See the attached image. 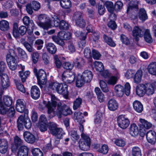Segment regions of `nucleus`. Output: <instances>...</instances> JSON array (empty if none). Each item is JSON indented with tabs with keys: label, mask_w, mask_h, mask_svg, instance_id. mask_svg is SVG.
Here are the masks:
<instances>
[{
	"label": "nucleus",
	"mask_w": 156,
	"mask_h": 156,
	"mask_svg": "<svg viewBox=\"0 0 156 156\" xmlns=\"http://www.w3.org/2000/svg\"><path fill=\"white\" fill-rule=\"evenodd\" d=\"M9 54H7L6 56V61L8 65L9 69L12 70H15L17 66V62L14 57L16 55L14 50L10 49L9 50Z\"/></svg>",
	"instance_id": "nucleus-6"
},
{
	"label": "nucleus",
	"mask_w": 156,
	"mask_h": 156,
	"mask_svg": "<svg viewBox=\"0 0 156 156\" xmlns=\"http://www.w3.org/2000/svg\"><path fill=\"white\" fill-rule=\"evenodd\" d=\"M54 60L57 68H60L62 66V63L57 55H55L54 56Z\"/></svg>",
	"instance_id": "nucleus-59"
},
{
	"label": "nucleus",
	"mask_w": 156,
	"mask_h": 156,
	"mask_svg": "<svg viewBox=\"0 0 156 156\" xmlns=\"http://www.w3.org/2000/svg\"><path fill=\"white\" fill-rule=\"evenodd\" d=\"M125 88L124 89V91L126 95L129 96L130 93L131 87L129 83L128 82H126L125 84Z\"/></svg>",
	"instance_id": "nucleus-63"
},
{
	"label": "nucleus",
	"mask_w": 156,
	"mask_h": 156,
	"mask_svg": "<svg viewBox=\"0 0 156 156\" xmlns=\"http://www.w3.org/2000/svg\"><path fill=\"white\" fill-rule=\"evenodd\" d=\"M112 72L114 75L109 77L107 82L108 84L114 85L116 83L120 78V75L118 71L115 68L112 69Z\"/></svg>",
	"instance_id": "nucleus-13"
},
{
	"label": "nucleus",
	"mask_w": 156,
	"mask_h": 156,
	"mask_svg": "<svg viewBox=\"0 0 156 156\" xmlns=\"http://www.w3.org/2000/svg\"><path fill=\"white\" fill-rule=\"evenodd\" d=\"M139 122L140 123L141 127L144 129H148L152 126V124L144 119H140Z\"/></svg>",
	"instance_id": "nucleus-28"
},
{
	"label": "nucleus",
	"mask_w": 156,
	"mask_h": 156,
	"mask_svg": "<svg viewBox=\"0 0 156 156\" xmlns=\"http://www.w3.org/2000/svg\"><path fill=\"white\" fill-rule=\"evenodd\" d=\"M119 104L117 101L114 99L109 100L108 103V109L110 111H114L117 109Z\"/></svg>",
	"instance_id": "nucleus-24"
},
{
	"label": "nucleus",
	"mask_w": 156,
	"mask_h": 156,
	"mask_svg": "<svg viewBox=\"0 0 156 156\" xmlns=\"http://www.w3.org/2000/svg\"><path fill=\"white\" fill-rule=\"evenodd\" d=\"M50 123L52 122H50L48 124L47 123H39V127L40 131L41 132H44L47 130L48 126L49 127Z\"/></svg>",
	"instance_id": "nucleus-56"
},
{
	"label": "nucleus",
	"mask_w": 156,
	"mask_h": 156,
	"mask_svg": "<svg viewBox=\"0 0 156 156\" xmlns=\"http://www.w3.org/2000/svg\"><path fill=\"white\" fill-rule=\"evenodd\" d=\"M60 5L61 7L64 9H69L72 6L71 2L70 0H61Z\"/></svg>",
	"instance_id": "nucleus-31"
},
{
	"label": "nucleus",
	"mask_w": 156,
	"mask_h": 156,
	"mask_svg": "<svg viewBox=\"0 0 156 156\" xmlns=\"http://www.w3.org/2000/svg\"><path fill=\"white\" fill-rule=\"evenodd\" d=\"M51 102L48 100L43 101V104L48 109V113L50 117L52 118L55 115L60 118L61 115L66 116L72 113L70 108L66 105L61 106V103H58L59 100L55 95H51Z\"/></svg>",
	"instance_id": "nucleus-1"
},
{
	"label": "nucleus",
	"mask_w": 156,
	"mask_h": 156,
	"mask_svg": "<svg viewBox=\"0 0 156 156\" xmlns=\"http://www.w3.org/2000/svg\"><path fill=\"white\" fill-rule=\"evenodd\" d=\"M75 34L76 36L80 37L81 40L79 42L78 45L80 48H82L86 44L85 40L86 38L87 34L83 33L78 31H76Z\"/></svg>",
	"instance_id": "nucleus-15"
},
{
	"label": "nucleus",
	"mask_w": 156,
	"mask_h": 156,
	"mask_svg": "<svg viewBox=\"0 0 156 156\" xmlns=\"http://www.w3.org/2000/svg\"><path fill=\"white\" fill-rule=\"evenodd\" d=\"M135 73V71L133 70H128L125 74V76L127 79L132 78Z\"/></svg>",
	"instance_id": "nucleus-61"
},
{
	"label": "nucleus",
	"mask_w": 156,
	"mask_h": 156,
	"mask_svg": "<svg viewBox=\"0 0 156 156\" xmlns=\"http://www.w3.org/2000/svg\"><path fill=\"white\" fill-rule=\"evenodd\" d=\"M73 63L76 67L80 68L82 66L84 63L83 59L80 57H77L74 59Z\"/></svg>",
	"instance_id": "nucleus-34"
},
{
	"label": "nucleus",
	"mask_w": 156,
	"mask_h": 156,
	"mask_svg": "<svg viewBox=\"0 0 156 156\" xmlns=\"http://www.w3.org/2000/svg\"><path fill=\"white\" fill-rule=\"evenodd\" d=\"M146 137L147 141L152 144H154L156 141V133L152 130L148 132L146 134Z\"/></svg>",
	"instance_id": "nucleus-17"
},
{
	"label": "nucleus",
	"mask_w": 156,
	"mask_h": 156,
	"mask_svg": "<svg viewBox=\"0 0 156 156\" xmlns=\"http://www.w3.org/2000/svg\"><path fill=\"white\" fill-rule=\"evenodd\" d=\"M100 87L103 92H107L109 91V89L106 83L103 80H100L99 81Z\"/></svg>",
	"instance_id": "nucleus-47"
},
{
	"label": "nucleus",
	"mask_w": 156,
	"mask_h": 156,
	"mask_svg": "<svg viewBox=\"0 0 156 156\" xmlns=\"http://www.w3.org/2000/svg\"><path fill=\"white\" fill-rule=\"evenodd\" d=\"M9 28V23L5 20H2L0 21V29L2 31H6Z\"/></svg>",
	"instance_id": "nucleus-41"
},
{
	"label": "nucleus",
	"mask_w": 156,
	"mask_h": 156,
	"mask_svg": "<svg viewBox=\"0 0 156 156\" xmlns=\"http://www.w3.org/2000/svg\"><path fill=\"white\" fill-rule=\"evenodd\" d=\"M83 118L82 113L80 112H76L74 114L73 118L74 119L77 120V122L80 123H83L85 122L83 119H82Z\"/></svg>",
	"instance_id": "nucleus-36"
},
{
	"label": "nucleus",
	"mask_w": 156,
	"mask_h": 156,
	"mask_svg": "<svg viewBox=\"0 0 156 156\" xmlns=\"http://www.w3.org/2000/svg\"><path fill=\"white\" fill-rule=\"evenodd\" d=\"M104 5L108 10H113L114 8L113 3L111 1H107Z\"/></svg>",
	"instance_id": "nucleus-62"
},
{
	"label": "nucleus",
	"mask_w": 156,
	"mask_h": 156,
	"mask_svg": "<svg viewBox=\"0 0 156 156\" xmlns=\"http://www.w3.org/2000/svg\"><path fill=\"white\" fill-rule=\"evenodd\" d=\"M1 79L0 85L3 89L7 88L10 85L9 77L5 74H2L1 76Z\"/></svg>",
	"instance_id": "nucleus-16"
},
{
	"label": "nucleus",
	"mask_w": 156,
	"mask_h": 156,
	"mask_svg": "<svg viewBox=\"0 0 156 156\" xmlns=\"http://www.w3.org/2000/svg\"><path fill=\"white\" fill-rule=\"evenodd\" d=\"M102 119V114L100 112L98 111L94 115V122L97 125H99L101 123Z\"/></svg>",
	"instance_id": "nucleus-33"
},
{
	"label": "nucleus",
	"mask_w": 156,
	"mask_h": 156,
	"mask_svg": "<svg viewBox=\"0 0 156 156\" xmlns=\"http://www.w3.org/2000/svg\"><path fill=\"white\" fill-rule=\"evenodd\" d=\"M30 93L31 97L34 99H37L40 96V91L37 87L34 86L31 88Z\"/></svg>",
	"instance_id": "nucleus-21"
},
{
	"label": "nucleus",
	"mask_w": 156,
	"mask_h": 156,
	"mask_svg": "<svg viewBox=\"0 0 156 156\" xmlns=\"http://www.w3.org/2000/svg\"><path fill=\"white\" fill-rule=\"evenodd\" d=\"M69 133L73 140H77L80 138V136L77 134L76 131L74 130H72Z\"/></svg>",
	"instance_id": "nucleus-57"
},
{
	"label": "nucleus",
	"mask_w": 156,
	"mask_h": 156,
	"mask_svg": "<svg viewBox=\"0 0 156 156\" xmlns=\"http://www.w3.org/2000/svg\"><path fill=\"white\" fill-rule=\"evenodd\" d=\"M1 96L0 95V114H6L9 117H13L15 112L14 107L9 106L11 105L12 100L10 97L5 96L3 97L2 101H1Z\"/></svg>",
	"instance_id": "nucleus-2"
},
{
	"label": "nucleus",
	"mask_w": 156,
	"mask_h": 156,
	"mask_svg": "<svg viewBox=\"0 0 156 156\" xmlns=\"http://www.w3.org/2000/svg\"><path fill=\"white\" fill-rule=\"evenodd\" d=\"M0 153L3 154H6L7 156H10L11 154H9L8 146L0 147Z\"/></svg>",
	"instance_id": "nucleus-52"
},
{
	"label": "nucleus",
	"mask_w": 156,
	"mask_h": 156,
	"mask_svg": "<svg viewBox=\"0 0 156 156\" xmlns=\"http://www.w3.org/2000/svg\"><path fill=\"white\" fill-rule=\"evenodd\" d=\"M131 153L132 156H141L140 149L138 147H133L132 149Z\"/></svg>",
	"instance_id": "nucleus-44"
},
{
	"label": "nucleus",
	"mask_w": 156,
	"mask_h": 156,
	"mask_svg": "<svg viewBox=\"0 0 156 156\" xmlns=\"http://www.w3.org/2000/svg\"><path fill=\"white\" fill-rule=\"evenodd\" d=\"M138 17L140 20L144 22L148 19V16L145 10H139Z\"/></svg>",
	"instance_id": "nucleus-43"
},
{
	"label": "nucleus",
	"mask_w": 156,
	"mask_h": 156,
	"mask_svg": "<svg viewBox=\"0 0 156 156\" xmlns=\"http://www.w3.org/2000/svg\"><path fill=\"white\" fill-rule=\"evenodd\" d=\"M82 139L79 142V147L80 150L85 151L90 149V140L89 136L86 134H81Z\"/></svg>",
	"instance_id": "nucleus-5"
},
{
	"label": "nucleus",
	"mask_w": 156,
	"mask_h": 156,
	"mask_svg": "<svg viewBox=\"0 0 156 156\" xmlns=\"http://www.w3.org/2000/svg\"><path fill=\"white\" fill-rule=\"evenodd\" d=\"M117 122L118 126L122 129H125L127 128L130 124L129 119L125 116L121 115L117 118Z\"/></svg>",
	"instance_id": "nucleus-10"
},
{
	"label": "nucleus",
	"mask_w": 156,
	"mask_h": 156,
	"mask_svg": "<svg viewBox=\"0 0 156 156\" xmlns=\"http://www.w3.org/2000/svg\"><path fill=\"white\" fill-rule=\"evenodd\" d=\"M134 109L139 113L141 112L143 110V106L142 104L138 101H135L133 103Z\"/></svg>",
	"instance_id": "nucleus-29"
},
{
	"label": "nucleus",
	"mask_w": 156,
	"mask_h": 156,
	"mask_svg": "<svg viewBox=\"0 0 156 156\" xmlns=\"http://www.w3.org/2000/svg\"><path fill=\"white\" fill-rule=\"evenodd\" d=\"M23 123L26 129H29L32 126L31 122L30 119L28 117H27L25 118H24Z\"/></svg>",
	"instance_id": "nucleus-51"
},
{
	"label": "nucleus",
	"mask_w": 156,
	"mask_h": 156,
	"mask_svg": "<svg viewBox=\"0 0 156 156\" xmlns=\"http://www.w3.org/2000/svg\"><path fill=\"white\" fill-rule=\"evenodd\" d=\"M30 71H26L24 73L21 71L19 72V76L23 82H25L26 79L30 75Z\"/></svg>",
	"instance_id": "nucleus-46"
},
{
	"label": "nucleus",
	"mask_w": 156,
	"mask_h": 156,
	"mask_svg": "<svg viewBox=\"0 0 156 156\" xmlns=\"http://www.w3.org/2000/svg\"><path fill=\"white\" fill-rule=\"evenodd\" d=\"M39 54L37 51L34 52L31 55L33 61L34 63H36L37 62L39 58Z\"/></svg>",
	"instance_id": "nucleus-64"
},
{
	"label": "nucleus",
	"mask_w": 156,
	"mask_h": 156,
	"mask_svg": "<svg viewBox=\"0 0 156 156\" xmlns=\"http://www.w3.org/2000/svg\"><path fill=\"white\" fill-rule=\"evenodd\" d=\"M130 134L132 136L135 137L138 133V129L137 126L135 123L131 124L129 128Z\"/></svg>",
	"instance_id": "nucleus-27"
},
{
	"label": "nucleus",
	"mask_w": 156,
	"mask_h": 156,
	"mask_svg": "<svg viewBox=\"0 0 156 156\" xmlns=\"http://www.w3.org/2000/svg\"><path fill=\"white\" fill-rule=\"evenodd\" d=\"M148 71L150 74L155 75L156 74V62L151 63L148 67Z\"/></svg>",
	"instance_id": "nucleus-37"
},
{
	"label": "nucleus",
	"mask_w": 156,
	"mask_h": 156,
	"mask_svg": "<svg viewBox=\"0 0 156 156\" xmlns=\"http://www.w3.org/2000/svg\"><path fill=\"white\" fill-rule=\"evenodd\" d=\"M29 149L25 146H22L17 152L16 156H28Z\"/></svg>",
	"instance_id": "nucleus-25"
},
{
	"label": "nucleus",
	"mask_w": 156,
	"mask_h": 156,
	"mask_svg": "<svg viewBox=\"0 0 156 156\" xmlns=\"http://www.w3.org/2000/svg\"><path fill=\"white\" fill-rule=\"evenodd\" d=\"M114 90L116 95L118 97H122L124 95V87L120 84L115 85L114 87Z\"/></svg>",
	"instance_id": "nucleus-23"
},
{
	"label": "nucleus",
	"mask_w": 156,
	"mask_h": 156,
	"mask_svg": "<svg viewBox=\"0 0 156 156\" xmlns=\"http://www.w3.org/2000/svg\"><path fill=\"white\" fill-rule=\"evenodd\" d=\"M92 57L93 58L95 59H99L101 56V55L100 52L95 49H92Z\"/></svg>",
	"instance_id": "nucleus-60"
},
{
	"label": "nucleus",
	"mask_w": 156,
	"mask_h": 156,
	"mask_svg": "<svg viewBox=\"0 0 156 156\" xmlns=\"http://www.w3.org/2000/svg\"><path fill=\"white\" fill-rule=\"evenodd\" d=\"M84 56L87 58L89 59L91 61L92 60L91 51L90 48H85L83 52Z\"/></svg>",
	"instance_id": "nucleus-50"
},
{
	"label": "nucleus",
	"mask_w": 156,
	"mask_h": 156,
	"mask_svg": "<svg viewBox=\"0 0 156 156\" xmlns=\"http://www.w3.org/2000/svg\"><path fill=\"white\" fill-rule=\"evenodd\" d=\"M16 49L18 51L19 56L24 60L27 59V55L25 51L20 47L17 48Z\"/></svg>",
	"instance_id": "nucleus-45"
},
{
	"label": "nucleus",
	"mask_w": 156,
	"mask_h": 156,
	"mask_svg": "<svg viewBox=\"0 0 156 156\" xmlns=\"http://www.w3.org/2000/svg\"><path fill=\"white\" fill-rule=\"evenodd\" d=\"M38 18L40 22H37V24L39 27L44 30H47L50 28L51 20L46 15H40Z\"/></svg>",
	"instance_id": "nucleus-8"
},
{
	"label": "nucleus",
	"mask_w": 156,
	"mask_h": 156,
	"mask_svg": "<svg viewBox=\"0 0 156 156\" xmlns=\"http://www.w3.org/2000/svg\"><path fill=\"white\" fill-rule=\"evenodd\" d=\"M46 48L48 51L51 54L55 53L57 50L56 46L52 43H48L46 45Z\"/></svg>",
	"instance_id": "nucleus-39"
},
{
	"label": "nucleus",
	"mask_w": 156,
	"mask_h": 156,
	"mask_svg": "<svg viewBox=\"0 0 156 156\" xmlns=\"http://www.w3.org/2000/svg\"><path fill=\"white\" fill-rule=\"evenodd\" d=\"M144 84L141 83L137 85L136 88V94L140 97H143L145 94Z\"/></svg>",
	"instance_id": "nucleus-26"
},
{
	"label": "nucleus",
	"mask_w": 156,
	"mask_h": 156,
	"mask_svg": "<svg viewBox=\"0 0 156 156\" xmlns=\"http://www.w3.org/2000/svg\"><path fill=\"white\" fill-rule=\"evenodd\" d=\"M49 129L51 133L55 136L58 139H61L62 136L65 134L62 129L60 128H57L56 124L54 123H50Z\"/></svg>",
	"instance_id": "nucleus-9"
},
{
	"label": "nucleus",
	"mask_w": 156,
	"mask_h": 156,
	"mask_svg": "<svg viewBox=\"0 0 156 156\" xmlns=\"http://www.w3.org/2000/svg\"><path fill=\"white\" fill-rule=\"evenodd\" d=\"M96 150L99 153L102 154H105L108 152L109 147L107 145L104 144L101 147H97Z\"/></svg>",
	"instance_id": "nucleus-32"
},
{
	"label": "nucleus",
	"mask_w": 156,
	"mask_h": 156,
	"mask_svg": "<svg viewBox=\"0 0 156 156\" xmlns=\"http://www.w3.org/2000/svg\"><path fill=\"white\" fill-rule=\"evenodd\" d=\"M26 108V105L23 100L19 99L17 100L16 105V110L20 113L23 112Z\"/></svg>",
	"instance_id": "nucleus-18"
},
{
	"label": "nucleus",
	"mask_w": 156,
	"mask_h": 156,
	"mask_svg": "<svg viewBox=\"0 0 156 156\" xmlns=\"http://www.w3.org/2000/svg\"><path fill=\"white\" fill-rule=\"evenodd\" d=\"M73 19L75 20L76 24L80 27L83 28L86 23L83 18L82 14L79 12H76L73 15Z\"/></svg>",
	"instance_id": "nucleus-11"
},
{
	"label": "nucleus",
	"mask_w": 156,
	"mask_h": 156,
	"mask_svg": "<svg viewBox=\"0 0 156 156\" xmlns=\"http://www.w3.org/2000/svg\"><path fill=\"white\" fill-rule=\"evenodd\" d=\"M14 144L11 147L12 152H15L18 147L21 145L23 143V141L20 138L17 136H16L14 137Z\"/></svg>",
	"instance_id": "nucleus-20"
},
{
	"label": "nucleus",
	"mask_w": 156,
	"mask_h": 156,
	"mask_svg": "<svg viewBox=\"0 0 156 156\" xmlns=\"http://www.w3.org/2000/svg\"><path fill=\"white\" fill-rule=\"evenodd\" d=\"M32 152L34 156H43V152L38 148L32 149Z\"/></svg>",
	"instance_id": "nucleus-55"
},
{
	"label": "nucleus",
	"mask_w": 156,
	"mask_h": 156,
	"mask_svg": "<svg viewBox=\"0 0 156 156\" xmlns=\"http://www.w3.org/2000/svg\"><path fill=\"white\" fill-rule=\"evenodd\" d=\"M80 75L86 82H90L93 78L91 72L88 70H85Z\"/></svg>",
	"instance_id": "nucleus-22"
},
{
	"label": "nucleus",
	"mask_w": 156,
	"mask_h": 156,
	"mask_svg": "<svg viewBox=\"0 0 156 156\" xmlns=\"http://www.w3.org/2000/svg\"><path fill=\"white\" fill-rule=\"evenodd\" d=\"M67 85L65 83H59L56 82H51L49 83L48 88L54 92L56 91L58 93L62 94L64 98H68V92Z\"/></svg>",
	"instance_id": "nucleus-4"
},
{
	"label": "nucleus",
	"mask_w": 156,
	"mask_h": 156,
	"mask_svg": "<svg viewBox=\"0 0 156 156\" xmlns=\"http://www.w3.org/2000/svg\"><path fill=\"white\" fill-rule=\"evenodd\" d=\"M34 72L37 76L38 83L41 88L42 87V85H44L46 83V73L43 69H41L37 71L36 68L34 69Z\"/></svg>",
	"instance_id": "nucleus-7"
},
{
	"label": "nucleus",
	"mask_w": 156,
	"mask_h": 156,
	"mask_svg": "<svg viewBox=\"0 0 156 156\" xmlns=\"http://www.w3.org/2000/svg\"><path fill=\"white\" fill-rule=\"evenodd\" d=\"M138 2L137 1H131L128 4L127 10L138 9Z\"/></svg>",
	"instance_id": "nucleus-38"
},
{
	"label": "nucleus",
	"mask_w": 156,
	"mask_h": 156,
	"mask_svg": "<svg viewBox=\"0 0 156 156\" xmlns=\"http://www.w3.org/2000/svg\"><path fill=\"white\" fill-rule=\"evenodd\" d=\"M24 120V117L23 116H20L17 120V127L19 130L22 129L23 127V123Z\"/></svg>",
	"instance_id": "nucleus-58"
},
{
	"label": "nucleus",
	"mask_w": 156,
	"mask_h": 156,
	"mask_svg": "<svg viewBox=\"0 0 156 156\" xmlns=\"http://www.w3.org/2000/svg\"><path fill=\"white\" fill-rule=\"evenodd\" d=\"M145 94L148 96L153 94L155 92L156 82L152 83H146L144 84Z\"/></svg>",
	"instance_id": "nucleus-14"
},
{
	"label": "nucleus",
	"mask_w": 156,
	"mask_h": 156,
	"mask_svg": "<svg viewBox=\"0 0 156 156\" xmlns=\"http://www.w3.org/2000/svg\"><path fill=\"white\" fill-rule=\"evenodd\" d=\"M103 38L105 41L109 46L111 47H115V43L112 41V39L105 35L103 36Z\"/></svg>",
	"instance_id": "nucleus-48"
},
{
	"label": "nucleus",
	"mask_w": 156,
	"mask_h": 156,
	"mask_svg": "<svg viewBox=\"0 0 156 156\" xmlns=\"http://www.w3.org/2000/svg\"><path fill=\"white\" fill-rule=\"evenodd\" d=\"M142 76V71L140 70H138L135 74L133 77L134 82L136 83H140L141 80Z\"/></svg>",
	"instance_id": "nucleus-30"
},
{
	"label": "nucleus",
	"mask_w": 156,
	"mask_h": 156,
	"mask_svg": "<svg viewBox=\"0 0 156 156\" xmlns=\"http://www.w3.org/2000/svg\"><path fill=\"white\" fill-rule=\"evenodd\" d=\"M86 82L80 74H78L76 78V85L78 87H82Z\"/></svg>",
	"instance_id": "nucleus-35"
},
{
	"label": "nucleus",
	"mask_w": 156,
	"mask_h": 156,
	"mask_svg": "<svg viewBox=\"0 0 156 156\" xmlns=\"http://www.w3.org/2000/svg\"><path fill=\"white\" fill-rule=\"evenodd\" d=\"M23 136L25 140L28 143L32 144L35 141L36 138L35 136L30 132H24Z\"/></svg>",
	"instance_id": "nucleus-19"
},
{
	"label": "nucleus",
	"mask_w": 156,
	"mask_h": 156,
	"mask_svg": "<svg viewBox=\"0 0 156 156\" xmlns=\"http://www.w3.org/2000/svg\"><path fill=\"white\" fill-rule=\"evenodd\" d=\"M132 34L133 39L136 41L139 40L140 37L143 36L146 42L150 43L153 41L150 30L148 29H145L136 26L133 29Z\"/></svg>",
	"instance_id": "nucleus-3"
},
{
	"label": "nucleus",
	"mask_w": 156,
	"mask_h": 156,
	"mask_svg": "<svg viewBox=\"0 0 156 156\" xmlns=\"http://www.w3.org/2000/svg\"><path fill=\"white\" fill-rule=\"evenodd\" d=\"M75 75L72 72L64 71L62 75V80L66 83H70L74 80Z\"/></svg>",
	"instance_id": "nucleus-12"
},
{
	"label": "nucleus",
	"mask_w": 156,
	"mask_h": 156,
	"mask_svg": "<svg viewBox=\"0 0 156 156\" xmlns=\"http://www.w3.org/2000/svg\"><path fill=\"white\" fill-rule=\"evenodd\" d=\"M94 68L97 71L101 72L104 69V66L102 63L99 61H95L94 63Z\"/></svg>",
	"instance_id": "nucleus-40"
},
{
	"label": "nucleus",
	"mask_w": 156,
	"mask_h": 156,
	"mask_svg": "<svg viewBox=\"0 0 156 156\" xmlns=\"http://www.w3.org/2000/svg\"><path fill=\"white\" fill-rule=\"evenodd\" d=\"M114 143L119 147H123L126 144V142L122 139L118 138L115 139Z\"/></svg>",
	"instance_id": "nucleus-53"
},
{
	"label": "nucleus",
	"mask_w": 156,
	"mask_h": 156,
	"mask_svg": "<svg viewBox=\"0 0 156 156\" xmlns=\"http://www.w3.org/2000/svg\"><path fill=\"white\" fill-rule=\"evenodd\" d=\"M61 21L56 16H54L51 19V21L50 27L51 26L58 27L59 26Z\"/></svg>",
	"instance_id": "nucleus-42"
},
{
	"label": "nucleus",
	"mask_w": 156,
	"mask_h": 156,
	"mask_svg": "<svg viewBox=\"0 0 156 156\" xmlns=\"http://www.w3.org/2000/svg\"><path fill=\"white\" fill-rule=\"evenodd\" d=\"M52 39L53 41L57 44L61 46H63L64 45V42L63 41L60 40L58 36L56 35H53L52 37Z\"/></svg>",
	"instance_id": "nucleus-49"
},
{
	"label": "nucleus",
	"mask_w": 156,
	"mask_h": 156,
	"mask_svg": "<svg viewBox=\"0 0 156 156\" xmlns=\"http://www.w3.org/2000/svg\"><path fill=\"white\" fill-rule=\"evenodd\" d=\"M82 103V99L80 98H77L74 101L73 108L74 110L77 109L80 106Z\"/></svg>",
	"instance_id": "nucleus-54"
}]
</instances>
